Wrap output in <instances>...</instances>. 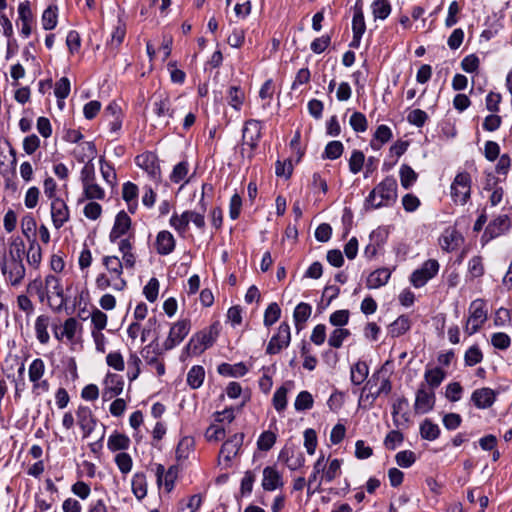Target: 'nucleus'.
<instances>
[{
    "label": "nucleus",
    "mask_w": 512,
    "mask_h": 512,
    "mask_svg": "<svg viewBox=\"0 0 512 512\" xmlns=\"http://www.w3.org/2000/svg\"><path fill=\"white\" fill-rule=\"evenodd\" d=\"M24 254V241L17 236L10 239L8 251L0 258L1 274L5 282L13 287L20 286L25 278Z\"/></svg>",
    "instance_id": "1"
},
{
    "label": "nucleus",
    "mask_w": 512,
    "mask_h": 512,
    "mask_svg": "<svg viewBox=\"0 0 512 512\" xmlns=\"http://www.w3.org/2000/svg\"><path fill=\"white\" fill-rule=\"evenodd\" d=\"M102 265L106 273H100L95 279V285L99 290H106L112 287L114 290L122 291L127 286V281L122 277L123 264L117 256L106 255L102 258Z\"/></svg>",
    "instance_id": "2"
},
{
    "label": "nucleus",
    "mask_w": 512,
    "mask_h": 512,
    "mask_svg": "<svg viewBox=\"0 0 512 512\" xmlns=\"http://www.w3.org/2000/svg\"><path fill=\"white\" fill-rule=\"evenodd\" d=\"M397 187L396 179L388 176L369 193L366 202L372 208L389 206L397 199Z\"/></svg>",
    "instance_id": "3"
},
{
    "label": "nucleus",
    "mask_w": 512,
    "mask_h": 512,
    "mask_svg": "<svg viewBox=\"0 0 512 512\" xmlns=\"http://www.w3.org/2000/svg\"><path fill=\"white\" fill-rule=\"evenodd\" d=\"M262 136L261 121L256 119H249L244 123L242 129V157L251 159L254 156V151L258 147V143Z\"/></svg>",
    "instance_id": "4"
},
{
    "label": "nucleus",
    "mask_w": 512,
    "mask_h": 512,
    "mask_svg": "<svg viewBox=\"0 0 512 512\" xmlns=\"http://www.w3.org/2000/svg\"><path fill=\"white\" fill-rule=\"evenodd\" d=\"M469 318L465 326V332L468 335L475 334L487 320V311L485 302L482 299L472 301L469 307Z\"/></svg>",
    "instance_id": "5"
},
{
    "label": "nucleus",
    "mask_w": 512,
    "mask_h": 512,
    "mask_svg": "<svg viewBox=\"0 0 512 512\" xmlns=\"http://www.w3.org/2000/svg\"><path fill=\"white\" fill-rule=\"evenodd\" d=\"M471 176L468 172L458 173L451 184V197L455 203L465 204L470 198Z\"/></svg>",
    "instance_id": "6"
},
{
    "label": "nucleus",
    "mask_w": 512,
    "mask_h": 512,
    "mask_svg": "<svg viewBox=\"0 0 512 512\" xmlns=\"http://www.w3.org/2000/svg\"><path fill=\"white\" fill-rule=\"evenodd\" d=\"M46 370L44 361L41 358L34 359L28 368V376L33 384L32 390L35 394L48 392L50 384L48 380H42Z\"/></svg>",
    "instance_id": "7"
},
{
    "label": "nucleus",
    "mask_w": 512,
    "mask_h": 512,
    "mask_svg": "<svg viewBox=\"0 0 512 512\" xmlns=\"http://www.w3.org/2000/svg\"><path fill=\"white\" fill-rule=\"evenodd\" d=\"M440 265L435 259L426 260L422 266L415 271L410 276V282L415 288L423 287L430 279L434 278L438 271Z\"/></svg>",
    "instance_id": "8"
},
{
    "label": "nucleus",
    "mask_w": 512,
    "mask_h": 512,
    "mask_svg": "<svg viewBox=\"0 0 512 512\" xmlns=\"http://www.w3.org/2000/svg\"><path fill=\"white\" fill-rule=\"evenodd\" d=\"M291 341L290 326L287 322H282L277 332L271 337L266 347V353L275 355L287 348Z\"/></svg>",
    "instance_id": "9"
},
{
    "label": "nucleus",
    "mask_w": 512,
    "mask_h": 512,
    "mask_svg": "<svg viewBox=\"0 0 512 512\" xmlns=\"http://www.w3.org/2000/svg\"><path fill=\"white\" fill-rule=\"evenodd\" d=\"M363 390H369L370 394L367 397L371 396L374 401L381 394H389L392 390V384L389 378L382 374V370H379L372 375Z\"/></svg>",
    "instance_id": "10"
},
{
    "label": "nucleus",
    "mask_w": 512,
    "mask_h": 512,
    "mask_svg": "<svg viewBox=\"0 0 512 512\" xmlns=\"http://www.w3.org/2000/svg\"><path fill=\"white\" fill-rule=\"evenodd\" d=\"M191 329L189 320H180L172 325L170 328L168 337L163 343L164 350L168 351L173 349L175 346L180 344L184 338L188 335Z\"/></svg>",
    "instance_id": "11"
},
{
    "label": "nucleus",
    "mask_w": 512,
    "mask_h": 512,
    "mask_svg": "<svg viewBox=\"0 0 512 512\" xmlns=\"http://www.w3.org/2000/svg\"><path fill=\"white\" fill-rule=\"evenodd\" d=\"M435 392L429 390L426 384H420L416 391L414 411L416 414H426L430 412L435 405Z\"/></svg>",
    "instance_id": "12"
},
{
    "label": "nucleus",
    "mask_w": 512,
    "mask_h": 512,
    "mask_svg": "<svg viewBox=\"0 0 512 512\" xmlns=\"http://www.w3.org/2000/svg\"><path fill=\"white\" fill-rule=\"evenodd\" d=\"M77 424L82 431L83 438H88L95 430L98 420L88 406L80 405L76 411Z\"/></svg>",
    "instance_id": "13"
},
{
    "label": "nucleus",
    "mask_w": 512,
    "mask_h": 512,
    "mask_svg": "<svg viewBox=\"0 0 512 512\" xmlns=\"http://www.w3.org/2000/svg\"><path fill=\"white\" fill-rule=\"evenodd\" d=\"M243 440L244 434L236 433L223 443L219 453V461H224L226 467L230 465L231 460L238 454Z\"/></svg>",
    "instance_id": "14"
},
{
    "label": "nucleus",
    "mask_w": 512,
    "mask_h": 512,
    "mask_svg": "<svg viewBox=\"0 0 512 512\" xmlns=\"http://www.w3.org/2000/svg\"><path fill=\"white\" fill-rule=\"evenodd\" d=\"M215 338L211 332L202 331L191 337L186 345V351L189 355H199L208 347L212 346Z\"/></svg>",
    "instance_id": "15"
},
{
    "label": "nucleus",
    "mask_w": 512,
    "mask_h": 512,
    "mask_svg": "<svg viewBox=\"0 0 512 512\" xmlns=\"http://www.w3.org/2000/svg\"><path fill=\"white\" fill-rule=\"evenodd\" d=\"M136 164L145 170L147 174L153 179H160L161 171L158 164L157 156L152 152H146L138 155L135 158Z\"/></svg>",
    "instance_id": "16"
},
{
    "label": "nucleus",
    "mask_w": 512,
    "mask_h": 512,
    "mask_svg": "<svg viewBox=\"0 0 512 512\" xmlns=\"http://www.w3.org/2000/svg\"><path fill=\"white\" fill-rule=\"evenodd\" d=\"M279 459L284 461L290 470H297L305 464L303 453L294 446L286 445L281 450Z\"/></svg>",
    "instance_id": "17"
},
{
    "label": "nucleus",
    "mask_w": 512,
    "mask_h": 512,
    "mask_svg": "<svg viewBox=\"0 0 512 512\" xmlns=\"http://www.w3.org/2000/svg\"><path fill=\"white\" fill-rule=\"evenodd\" d=\"M510 228V220L507 215H499L491 221L486 227L482 239L490 241L502 234Z\"/></svg>",
    "instance_id": "18"
},
{
    "label": "nucleus",
    "mask_w": 512,
    "mask_h": 512,
    "mask_svg": "<svg viewBox=\"0 0 512 512\" xmlns=\"http://www.w3.org/2000/svg\"><path fill=\"white\" fill-rule=\"evenodd\" d=\"M463 242V237L455 228H446L439 238V245L446 252L455 251Z\"/></svg>",
    "instance_id": "19"
},
{
    "label": "nucleus",
    "mask_w": 512,
    "mask_h": 512,
    "mask_svg": "<svg viewBox=\"0 0 512 512\" xmlns=\"http://www.w3.org/2000/svg\"><path fill=\"white\" fill-rule=\"evenodd\" d=\"M34 16L30 7L29 1L20 2L18 6V22L21 24V35L24 38H28L31 35V25L33 23Z\"/></svg>",
    "instance_id": "20"
},
{
    "label": "nucleus",
    "mask_w": 512,
    "mask_h": 512,
    "mask_svg": "<svg viewBox=\"0 0 512 512\" xmlns=\"http://www.w3.org/2000/svg\"><path fill=\"white\" fill-rule=\"evenodd\" d=\"M105 388L102 393L103 400H110L122 393L124 381L121 376L108 373L104 380Z\"/></svg>",
    "instance_id": "21"
},
{
    "label": "nucleus",
    "mask_w": 512,
    "mask_h": 512,
    "mask_svg": "<svg viewBox=\"0 0 512 512\" xmlns=\"http://www.w3.org/2000/svg\"><path fill=\"white\" fill-rule=\"evenodd\" d=\"M131 228V218L125 211H120L114 221V225L109 234L111 242H116L117 239L126 235Z\"/></svg>",
    "instance_id": "22"
},
{
    "label": "nucleus",
    "mask_w": 512,
    "mask_h": 512,
    "mask_svg": "<svg viewBox=\"0 0 512 512\" xmlns=\"http://www.w3.org/2000/svg\"><path fill=\"white\" fill-rule=\"evenodd\" d=\"M51 217L53 225L56 229L61 228L69 219V210L66 203L60 199L55 198L51 203Z\"/></svg>",
    "instance_id": "23"
},
{
    "label": "nucleus",
    "mask_w": 512,
    "mask_h": 512,
    "mask_svg": "<svg viewBox=\"0 0 512 512\" xmlns=\"http://www.w3.org/2000/svg\"><path fill=\"white\" fill-rule=\"evenodd\" d=\"M495 400V391L487 387L476 389L471 395V401L478 409H487L491 407Z\"/></svg>",
    "instance_id": "24"
},
{
    "label": "nucleus",
    "mask_w": 512,
    "mask_h": 512,
    "mask_svg": "<svg viewBox=\"0 0 512 512\" xmlns=\"http://www.w3.org/2000/svg\"><path fill=\"white\" fill-rule=\"evenodd\" d=\"M46 299L49 300L51 296H56L60 299V305L62 306L66 300L64 298V290L59 277L53 274H49L44 280Z\"/></svg>",
    "instance_id": "25"
},
{
    "label": "nucleus",
    "mask_w": 512,
    "mask_h": 512,
    "mask_svg": "<svg viewBox=\"0 0 512 512\" xmlns=\"http://www.w3.org/2000/svg\"><path fill=\"white\" fill-rule=\"evenodd\" d=\"M176 241L174 236L167 230L160 231L157 234L155 247L160 255H169L175 249Z\"/></svg>",
    "instance_id": "26"
},
{
    "label": "nucleus",
    "mask_w": 512,
    "mask_h": 512,
    "mask_svg": "<svg viewBox=\"0 0 512 512\" xmlns=\"http://www.w3.org/2000/svg\"><path fill=\"white\" fill-rule=\"evenodd\" d=\"M153 112L157 117H174V110L170 108V98L165 93H158L154 96Z\"/></svg>",
    "instance_id": "27"
},
{
    "label": "nucleus",
    "mask_w": 512,
    "mask_h": 512,
    "mask_svg": "<svg viewBox=\"0 0 512 512\" xmlns=\"http://www.w3.org/2000/svg\"><path fill=\"white\" fill-rule=\"evenodd\" d=\"M283 481L280 473L271 466H267L263 470L262 487L266 491H274L275 489L282 487Z\"/></svg>",
    "instance_id": "28"
},
{
    "label": "nucleus",
    "mask_w": 512,
    "mask_h": 512,
    "mask_svg": "<svg viewBox=\"0 0 512 512\" xmlns=\"http://www.w3.org/2000/svg\"><path fill=\"white\" fill-rule=\"evenodd\" d=\"M177 474L178 468L176 466H171L167 471L162 464H158L156 467L157 482L159 485L164 482L167 491H171L174 487Z\"/></svg>",
    "instance_id": "29"
},
{
    "label": "nucleus",
    "mask_w": 512,
    "mask_h": 512,
    "mask_svg": "<svg viewBox=\"0 0 512 512\" xmlns=\"http://www.w3.org/2000/svg\"><path fill=\"white\" fill-rule=\"evenodd\" d=\"M138 187L132 182H125L122 187V198L127 203L130 213H135L138 207Z\"/></svg>",
    "instance_id": "30"
},
{
    "label": "nucleus",
    "mask_w": 512,
    "mask_h": 512,
    "mask_svg": "<svg viewBox=\"0 0 512 512\" xmlns=\"http://www.w3.org/2000/svg\"><path fill=\"white\" fill-rule=\"evenodd\" d=\"M391 272L388 268H379L373 271L367 278V288L377 289L384 286L390 279Z\"/></svg>",
    "instance_id": "31"
},
{
    "label": "nucleus",
    "mask_w": 512,
    "mask_h": 512,
    "mask_svg": "<svg viewBox=\"0 0 512 512\" xmlns=\"http://www.w3.org/2000/svg\"><path fill=\"white\" fill-rule=\"evenodd\" d=\"M50 324V317L48 315H39L35 320V333L36 338L41 344H47L50 340L48 333V326Z\"/></svg>",
    "instance_id": "32"
},
{
    "label": "nucleus",
    "mask_w": 512,
    "mask_h": 512,
    "mask_svg": "<svg viewBox=\"0 0 512 512\" xmlns=\"http://www.w3.org/2000/svg\"><path fill=\"white\" fill-rule=\"evenodd\" d=\"M293 386L292 381L285 382L281 387H279L272 398L273 406L278 412H282L286 409L287 406V394L290 388Z\"/></svg>",
    "instance_id": "33"
},
{
    "label": "nucleus",
    "mask_w": 512,
    "mask_h": 512,
    "mask_svg": "<svg viewBox=\"0 0 512 512\" xmlns=\"http://www.w3.org/2000/svg\"><path fill=\"white\" fill-rule=\"evenodd\" d=\"M444 378L445 372L441 368L435 367L433 369H427L424 374L425 381L421 384H426L429 390L434 391V389L440 386Z\"/></svg>",
    "instance_id": "34"
},
{
    "label": "nucleus",
    "mask_w": 512,
    "mask_h": 512,
    "mask_svg": "<svg viewBox=\"0 0 512 512\" xmlns=\"http://www.w3.org/2000/svg\"><path fill=\"white\" fill-rule=\"evenodd\" d=\"M409 406L408 399L404 396L397 398L392 404V417L393 421L396 425H399V417L403 419L404 422H408L409 417L407 413V409Z\"/></svg>",
    "instance_id": "35"
},
{
    "label": "nucleus",
    "mask_w": 512,
    "mask_h": 512,
    "mask_svg": "<svg viewBox=\"0 0 512 512\" xmlns=\"http://www.w3.org/2000/svg\"><path fill=\"white\" fill-rule=\"evenodd\" d=\"M369 375V367L365 361H358L351 366L350 379L354 385H361Z\"/></svg>",
    "instance_id": "36"
},
{
    "label": "nucleus",
    "mask_w": 512,
    "mask_h": 512,
    "mask_svg": "<svg viewBox=\"0 0 512 512\" xmlns=\"http://www.w3.org/2000/svg\"><path fill=\"white\" fill-rule=\"evenodd\" d=\"M132 492L138 500H142L147 495V479L142 472L135 473L131 481Z\"/></svg>",
    "instance_id": "37"
},
{
    "label": "nucleus",
    "mask_w": 512,
    "mask_h": 512,
    "mask_svg": "<svg viewBox=\"0 0 512 512\" xmlns=\"http://www.w3.org/2000/svg\"><path fill=\"white\" fill-rule=\"evenodd\" d=\"M353 34H364L366 31V24L362 10L361 0H357L354 5V15L352 19Z\"/></svg>",
    "instance_id": "38"
},
{
    "label": "nucleus",
    "mask_w": 512,
    "mask_h": 512,
    "mask_svg": "<svg viewBox=\"0 0 512 512\" xmlns=\"http://www.w3.org/2000/svg\"><path fill=\"white\" fill-rule=\"evenodd\" d=\"M170 226L174 228L179 235H184L189 226V210L182 214L173 213L169 220Z\"/></svg>",
    "instance_id": "39"
},
{
    "label": "nucleus",
    "mask_w": 512,
    "mask_h": 512,
    "mask_svg": "<svg viewBox=\"0 0 512 512\" xmlns=\"http://www.w3.org/2000/svg\"><path fill=\"white\" fill-rule=\"evenodd\" d=\"M130 439L122 433L114 432L108 438L107 447L111 451L126 450L129 448Z\"/></svg>",
    "instance_id": "40"
},
{
    "label": "nucleus",
    "mask_w": 512,
    "mask_h": 512,
    "mask_svg": "<svg viewBox=\"0 0 512 512\" xmlns=\"http://www.w3.org/2000/svg\"><path fill=\"white\" fill-rule=\"evenodd\" d=\"M218 373L224 376L242 377L247 373V367L242 362L231 365L222 363L218 366Z\"/></svg>",
    "instance_id": "41"
},
{
    "label": "nucleus",
    "mask_w": 512,
    "mask_h": 512,
    "mask_svg": "<svg viewBox=\"0 0 512 512\" xmlns=\"http://www.w3.org/2000/svg\"><path fill=\"white\" fill-rule=\"evenodd\" d=\"M201 504L202 497L199 494H194L178 502L177 512H196Z\"/></svg>",
    "instance_id": "42"
},
{
    "label": "nucleus",
    "mask_w": 512,
    "mask_h": 512,
    "mask_svg": "<svg viewBox=\"0 0 512 512\" xmlns=\"http://www.w3.org/2000/svg\"><path fill=\"white\" fill-rule=\"evenodd\" d=\"M141 359L136 352H130L127 361V377L129 381H134L140 375Z\"/></svg>",
    "instance_id": "43"
},
{
    "label": "nucleus",
    "mask_w": 512,
    "mask_h": 512,
    "mask_svg": "<svg viewBox=\"0 0 512 512\" xmlns=\"http://www.w3.org/2000/svg\"><path fill=\"white\" fill-rule=\"evenodd\" d=\"M410 326L411 322L408 316L401 315L390 325L389 333L392 337H399L406 333Z\"/></svg>",
    "instance_id": "44"
},
{
    "label": "nucleus",
    "mask_w": 512,
    "mask_h": 512,
    "mask_svg": "<svg viewBox=\"0 0 512 512\" xmlns=\"http://www.w3.org/2000/svg\"><path fill=\"white\" fill-rule=\"evenodd\" d=\"M126 35V25L121 20H118L117 25L114 27L111 39L107 42V45L111 49H117L123 42Z\"/></svg>",
    "instance_id": "45"
},
{
    "label": "nucleus",
    "mask_w": 512,
    "mask_h": 512,
    "mask_svg": "<svg viewBox=\"0 0 512 512\" xmlns=\"http://www.w3.org/2000/svg\"><path fill=\"white\" fill-rule=\"evenodd\" d=\"M205 378V371L202 366H193L187 374V383L192 389L199 388Z\"/></svg>",
    "instance_id": "46"
},
{
    "label": "nucleus",
    "mask_w": 512,
    "mask_h": 512,
    "mask_svg": "<svg viewBox=\"0 0 512 512\" xmlns=\"http://www.w3.org/2000/svg\"><path fill=\"white\" fill-rule=\"evenodd\" d=\"M83 195L88 200H103L105 198L104 189L98 185L95 181L87 183L82 186Z\"/></svg>",
    "instance_id": "47"
},
{
    "label": "nucleus",
    "mask_w": 512,
    "mask_h": 512,
    "mask_svg": "<svg viewBox=\"0 0 512 512\" xmlns=\"http://www.w3.org/2000/svg\"><path fill=\"white\" fill-rule=\"evenodd\" d=\"M420 434L423 439L433 441L439 437L440 429L437 424L425 419L420 425Z\"/></svg>",
    "instance_id": "48"
},
{
    "label": "nucleus",
    "mask_w": 512,
    "mask_h": 512,
    "mask_svg": "<svg viewBox=\"0 0 512 512\" xmlns=\"http://www.w3.org/2000/svg\"><path fill=\"white\" fill-rule=\"evenodd\" d=\"M70 81L67 77L60 78L54 88V94L58 99V105L62 107L64 105V99L68 97L70 93Z\"/></svg>",
    "instance_id": "49"
},
{
    "label": "nucleus",
    "mask_w": 512,
    "mask_h": 512,
    "mask_svg": "<svg viewBox=\"0 0 512 512\" xmlns=\"http://www.w3.org/2000/svg\"><path fill=\"white\" fill-rule=\"evenodd\" d=\"M57 6H48L42 14V26L45 30H52L57 25L58 19Z\"/></svg>",
    "instance_id": "50"
},
{
    "label": "nucleus",
    "mask_w": 512,
    "mask_h": 512,
    "mask_svg": "<svg viewBox=\"0 0 512 512\" xmlns=\"http://www.w3.org/2000/svg\"><path fill=\"white\" fill-rule=\"evenodd\" d=\"M42 260V249L35 239L30 240L27 251V261L29 265L37 268Z\"/></svg>",
    "instance_id": "51"
},
{
    "label": "nucleus",
    "mask_w": 512,
    "mask_h": 512,
    "mask_svg": "<svg viewBox=\"0 0 512 512\" xmlns=\"http://www.w3.org/2000/svg\"><path fill=\"white\" fill-rule=\"evenodd\" d=\"M400 182L403 188L409 189L417 180V173L407 164H403L399 171Z\"/></svg>",
    "instance_id": "52"
},
{
    "label": "nucleus",
    "mask_w": 512,
    "mask_h": 512,
    "mask_svg": "<svg viewBox=\"0 0 512 512\" xmlns=\"http://www.w3.org/2000/svg\"><path fill=\"white\" fill-rule=\"evenodd\" d=\"M371 8L375 19L384 20L391 13V5L388 0H375Z\"/></svg>",
    "instance_id": "53"
},
{
    "label": "nucleus",
    "mask_w": 512,
    "mask_h": 512,
    "mask_svg": "<svg viewBox=\"0 0 512 512\" xmlns=\"http://www.w3.org/2000/svg\"><path fill=\"white\" fill-rule=\"evenodd\" d=\"M342 460L333 459L329 462L328 467L324 468V473L321 476L322 480L331 482L341 474Z\"/></svg>",
    "instance_id": "54"
},
{
    "label": "nucleus",
    "mask_w": 512,
    "mask_h": 512,
    "mask_svg": "<svg viewBox=\"0 0 512 512\" xmlns=\"http://www.w3.org/2000/svg\"><path fill=\"white\" fill-rule=\"evenodd\" d=\"M312 313V307L308 303L301 302L299 303L294 310L293 318L295 321L296 326L298 327L299 324L305 323Z\"/></svg>",
    "instance_id": "55"
},
{
    "label": "nucleus",
    "mask_w": 512,
    "mask_h": 512,
    "mask_svg": "<svg viewBox=\"0 0 512 512\" xmlns=\"http://www.w3.org/2000/svg\"><path fill=\"white\" fill-rule=\"evenodd\" d=\"M350 336V331L345 328H336L329 336L328 344L333 348H340L343 342Z\"/></svg>",
    "instance_id": "56"
},
{
    "label": "nucleus",
    "mask_w": 512,
    "mask_h": 512,
    "mask_svg": "<svg viewBox=\"0 0 512 512\" xmlns=\"http://www.w3.org/2000/svg\"><path fill=\"white\" fill-rule=\"evenodd\" d=\"M314 399L310 392L301 391L294 402V407L297 411L309 410L313 407Z\"/></svg>",
    "instance_id": "57"
},
{
    "label": "nucleus",
    "mask_w": 512,
    "mask_h": 512,
    "mask_svg": "<svg viewBox=\"0 0 512 512\" xmlns=\"http://www.w3.org/2000/svg\"><path fill=\"white\" fill-rule=\"evenodd\" d=\"M281 315V309L275 302L270 303L264 312L263 323L266 327L272 326L276 323Z\"/></svg>",
    "instance_id": "58"
},
{
    "label": "nucleus",
    "mask_w": 512,
    "mask_h": 512,
    "mask_svg": "<svg viewBox=\"0 0 512 512\" xmlns=\"http://www.w3.org/2000/svg\"><path fill=\"white\" fill-rule=\"evenodd\" d=\"M344 151L343 144L340 141H330L322 154L323 159H338Z\"/></svg>",
    "instance_id": "59"
},
{
    "label": "nucleus",
    "mask_w": 512,
    "mask_h": 512,
    "mask_svg": "<svg viewBox=\"0 0 512 512\" xmlns=\"http://www.w3.org/2000/svg\"><path fill=\"white\" fill-rule=\"evenodd\" d=\"M244 101V92L237 86H231L228 90V102L235 110H240Z\"/></svg>",
    "instance_id": "60"
},
{
    "label": "nucleus",
    "mask_w": 512,
    "mask_h": 512,
    "mask_svg": "<svg viewBox=\"0 0 512 512\" xmlns=\"http://www.w3.org/2000/svg\"><path fill=\"white\" fill-rule=\"evenodd\" d=\"M107 315L102 312L100 309L95 308L91 313V322L93 325V330L95 332H101L107 326Z\"/></svg>",
    "instance_id": "61"
},
{
    "label": "nucleus",
    "mask_w": 512,
    "mask_h": 512,
    "mask_svg": "<svg viewBox=\"0 0 512 512\" xmlns=\"http://www.w3.org/2000/svg\"><path fill=\"white\" fill-rule=\"evenodd\" d=\"M483 360V353L477 345L471 346L464 355L467 366H474Z\"/></svg>",
    "instance_id": "62"
},
{
    "label": "nucleus",
    "mask_w": 512,
    "mask_h": 512,
    "mask_svg": "<svg viewBox=\"0 0 512 512\" xmlns=\"http://www.w3.org/2000/svg\"><path fill=\"white\" fill-rule=\"evenodd\" d=\"M115 463L123 474H128L132 470L133 460L126 452L118 453L115 456Z\"/></svg>",
    "instance_id": "63"
},
{
    "label": "nucleus",
    "mask_w": 512,
    "mask_h": 512,
    "mask_svg": "<svg viewBox=\"0 0 512 512\" xmlns=\"http://www.w3.org/2000/svg\"><path fill=\"white\" fill-rule=\"evenodd\" d=\"M276 442V434L271 431H264L258 438L257 446L261 451L270 450Z\"/></svg>",
    "instance_id": "64"
}]
</instances>
